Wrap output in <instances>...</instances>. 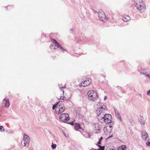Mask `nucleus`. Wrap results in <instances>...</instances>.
<instances>
[{"instance_id":"9d476101","label":"nucleus","mask_w":150,"mask_h":150,"mask_svg":"<svg viewBox=\"0 0 150 150\" xmlns=\"http://www.w3.org/2000/svg\"><path fill=\"white\" fill-rule=\"evenodd\" d=\"M142 137L145 140H146L149 139L148 134L145 131H143L142 132Z\"/></svg>"},{"instance_id":"c756f323","label":"nucleus","mask_w":150,"mask_h":150,"mask_svg":"<svg viewBox=\"0 0 150 150\" xmlns=\"http://www.w3.org/2000/svg\"><path fill=\"white\" fill-rule=\"evenodd\" d=\"M58 99H61L63 100V97L62 98V97H60L59 98H57Z\"/></svg>"},{"instance_id":"bb28decb","label":"nucleus","mask_w":150,"mask_h":150,"mask_svg":"<svg viewBox=\"0 0 150 150\" xmlns=\"http://www.w3.org/2000/svg\"><path fill=\"white\" fill-rule=\"evenodd\" d=\"M103 139V137H101L99 140V141L98 142V145L101 144V141Z\"/></svg>"},{"instance_id":"aec40b11","label":"nucleus","mask_w":150,"mask_h":150,"mask_svg":"<svg viewBox=\"0 0 150 150\" xmlns=\"http://www.w3.org/2000/svg\"><path fill=\"white\" fill-rule=\"evenodd\" d=\"M58 103L59 102H57L56 104H55L53 106L52 108L53 110H54L56 108L58 107L57 106Z\"/></svg>"},{"instance_id":"5701e85b","label":"nucleus","mask_w":150,"mask_h":150,"mask_svg":"<svg viewBox=\"0 0 150 150\" xmlns=\"http://www.w3.org/2000/svg\"><path fill=\"white\" fill-rule=\"evenodd\" d=\"M146 77L150 79V72H147L146 74Z\"/></svg>"},{"instance_id":"cd10ccee","label":"nucleus","mask_w":150,"mask_h":150,"mask_svg":"<svg viewBox=\"0 0 150 150\" xmlns=\"http://www.w3.org/2000/svg\"><path fill=\"white\" fill-rule=\"evenodd\" d=\"M147 94L148 96H150V90L147 92Z\"/></svg>"},{"instance_id":"c85d7f7f","label":"nucleus","mask_w":150,"mask_h":150,"mask_svg":"<svg viewBox=\"0 0 150 150\" xmlns=\"http://www.w3.org/2000/svg\"><path fill=\"white\" fill-rule=\"evenodd\" d=\"M146 73H143V72H140L141 74L144 75L145 76H146Z\"/></svg>"},{"instance_id":"473e14b6","label":"nucleus","mask_w":150,"mask_h":150,"mask_svg":"<svg viewBox=\"0 0 150 150\" xmlns=\"http://www.w3.org/2000/svg\"><path fill=\"white\" fill-rule=\"evenodd\" d=\"M112 127V126H111V125H110L109 127H108V128H111V127Z\"/></svg>"},{"instance_id":"c9c22d12","label":"nucleus","mask_w":150,"mask_h":150,"mask_svg":"<svg viewBox=\"0 0 150 150\" xmlns=\"http://www.w3.org/2000/svg\"><path fill=\"white\" fill-rule=\"evenodd\" d=\"M62 91H63V92H64V91L63 90Z\"/></svg>"},{"instance_id":"f257e3e1","label":"nucleus","mask_w":150,"mask_h":150,"mask_svg":"<svg viewBox=\"0 0 150 150\" xmlns=\"http://www.w3.org/2000/svg\"><path fill=\"white\" fill-rule=\"evenodd\" d=\"M112 117L109 114H105L101 117L98 118V120L102 123L105 122L106 124L110 123L111 122Z\"/></svg>"},{"instance_id":"20e7f679","label":"nucleus","mask_w":150,"mask_h":150,"mask_svg":"<svg viewBox=\"0 0 150 150\" xmlns=\"http://www.w3.org/2000/svg\"><path fill=\"white\" fill-rule=\"evenodd\" d=\"M136 6L137 8L142 13L144 12L146 9L145 5L143 1L141 0L137 2Z\"/></svg>"},{"instance_id":"6ab92c4d","label":"nucleus","mask_w":150,"mask_h":150,"mask_svg":"<svg viewBox=\"0 0 150 150\" xmlns=\"http://www.w3.org/2000/svg\"><path fill=\"white\" fill-rule=\"evenodd\" d=\"M59 86L60 88H64L66 86V85L65 84H64L63 85H62V83H59Z\"/></svg>"},{"instance_id":"a211bd4d","label":"nucleus","mask_w":150,"mask_h":150,"mask_svg":"<svg viewBox=\"0 0 150 150\" xmlns=\"http://www.w3.org/2000/svg\"><path fill=\"white\" fill-rule=\"evenodd\" d=\"M139 122L141 125H144L145 124L144 120L142 117H141L139 119Z\"/></svg>"},{"instance_id":"412c9836","label":"nucleus","mask_w":150,"mask_h":150,"mask_svg":"<svg viewBox=\"0 0 150 150\" xmlns=\"http://www.w3.org/2000/svg\"><path fill=\"white\" fill-rule=\"evenodd\" d=\"M98 146L99 148L97 150H104V146H102L99 145H98Z\"/></svg>"},{"instance_id":"0eeeda50","label":"nucleus","mask_w":150,"mask_h":150,"mask_svg":"<svg viewBox=\"0 0 150 150\" xmlns=\"http://www.w3.org/2000/svg\"><path fill=\"white\" fill-rule=\"evenodd\" d=\"M95 13H96L98 14V16L99 19L103 22L106 21L107 19L106 18L105 13L103 12H100L99 13L94 11Z\"/></svg>"},{"instance_id":"f704fd0d","label":"nucleus","mask_w":150,"mask_h":150,"mask_svg":"<svg viewBox=\"0 0 150 150\" xmlns=\"http://www.w3.org/2000/svg\"><path fill=\"white\" fill-rule=\"evenodd\" d=\"M64 135H65V136L66 137H67V135H66L65 134H64Z\"/></svg>"},{"instance_id":"f03ea898","label":"nucleus","mask_w":150,"mask_h":150,"mask_svg":"<svg viewBox=\"0 0 150 150\" xmlns=\"http://www.w3.org/2000/svg\"><path fill=\"white\" fill-rule=\"evenodd\" d=\"M88 99L91 101H94L97 99L98 98L97 93L93 90H90L87 93Z\"/></svg>"},{"instance_id":"4468645a","label":"nucleus","mask_w":150,"mask_h":150,"mask_svg":"<svg viewBox=\"0 0 150 150\" xmlns=\"http://www.w3.org/2000/svg\"><path fill=\"white\" fill-rule=\"evenodd\" d=\"M74 128L75 130H77L81 129L80 126V125L79 124L76 123L74 126Z\"/></svg>"},{"instance_id":"f3484780","label":"nucleus","mask_w":150,"mask_h":150,"mask_svg":"<svg viewBox=\"0 0 150 150\" xmlns=\"http://www.w3.org/2000/svg\"><path fill=\"white\" fill-rule=\"evenodd\" d=\"M127 149V147L125 145H122L118 148V150H125Z\"/></svg>"},{"instance_id":"a878e982","label":"nucleus","mask_w":150,"mask_h":150,"mask_svg":"<svg viewBox=\"0 0 150 150\" xmlns=\"http://www.w3.org/2000/svg\"><path fill=\"white\" fill-rule=\"evenodd\" d=\"M108 129V127H105L104 128V131L105 133H107L108 132V130H107V129Z\"/></svg>"},{"instance_id":"7c9ffc66","label":"nucleus","mask_w":150,"mask_h":150,"mask_svg":"<svg viewBox=\"0 0 150 150\" xmlns=\"http://www.w3.org/2000/svg\"><path fill=\"white\" fill-rule=\"evenodd\" d=\"M113 137V135H111L110 136H109L108 137V138H110L112 137Z\"/></svg>"},{"instance_id":"7ed1b4c3","label":"nucleus","mask_w":150,"mask_h":150,"mask_svg":"<svg viewBox=\"0 0 150 150\" xmlns=\"http://www.w3.org/2000/svg\"><path fill=\"white\" fill-rule=\"evenodd\" d=\"M100 107L98 108L96 110L98 118L101 117L104 114V112L106 110V107L102 103H101Z\"/></svg>"},{"instance_id":"423d86ee","label":"nucleus","mask_w":150,"mask_h":150,"mask_svg":"<svg viewBox=\"0 0 150 150\" xmlns=\"http://www.w3.org/2000/svg\"><path fill=\"white\" fill-rule=\"evenodd\" d=\"M30 137L25 134H24L23 139L21 142L22 145L24 146H28L29 145Z\"/></svg>"},{"instance_id":"4be33fe9","label":"nucleus","mask_w":150,"mask_h":150,"mask_svg":"<svg viewBox=\"0 0 150 150\" xmlns=\"http://www.w3.org/2000/svg\"><path fill=\"white\" fill-rule=\"evenodd\" d=\"M5 131L4 127L2 126H0V131L1 132H4Z\"/></svg>"},{"instance_id":"2eb2a0df","label":"nucleus","mask_w":150,"mask_h":150,"mask_svg":"<svg viewBox=\"0 0 150 150\" xmlns=\"http://www.w3.org/2000/svg\"><path fill=\"white\" fill-rule=\"evenodd\" d=\"M101 126L98 123H96L95 125V129L99 131L100 130Z\"/></svg>"},{"instance_id":"f8f14e48","label":"nucleus","mask_w":150,"mask_h":150,"mask_svg":"<svg viewBox=\"0 0 150 150\" xmlns=\"http://www.w3.org/2000/svg\"><path fill=\"white\" fill-rule=\"evenodd\" d=\"M114 110L116 117L120 122H122V119L121 118V116L120 115L119 111L116 109H115V108H114Z\"/></svg>"},{"instance_id":"2f4dec72","label":"nucleus","mask_w":150,"mask_h":150,"mask_svg":"<svg viewBox=\"0 0 150 150\" xmlns=\"http://www.w3.org/2000/svg\"><path fill=\"white\" fill-rule=\"evenodd\" d=\"M107 99V96H105L104 97V100H105Z\"/></svg>"},{"instance_id":"72a5a7b5","label":"nucleus","mask_w":150,"mask_h":150,"mask_svg":"<svg viewBox=\"0 0 150 150\" xmlns=\"http://www.w3.org/2000/svg\"><path fill=\"white\" fill-rule=\"evenodd\" d=\"M73 122H71V124L73 125Z\"/></svg>"},{"instance_id":"6e6552de","label":"nucleus","mask_w":150,"mask_h":150,"mask_svg":"<svg viewBox=\"0 0 150 150\" xmlns=\"http://www.w3.org/2000/svg\"><path fill=\"white\" fill-rule=\"evenodd\" d=\"M59 118L61 121L64 122L67 121L69 119V115L67 113L62 114L60 115Z\"/></svg>"},{"instance_id":"39448f33","label":"nucleus","mask_w":150,"mask_h":150,"mask_svg":"<svg viewBox=\"0 0 150 150\" xmlns=\"http://www.w3.org/2000/svg\"><path fill=\"white\" fill-rule=\"evenodd\" d=\"M52 40L53 41V42L50 45V48L53 50H56L59 48L64 52V51L63 50L62 47L58 43L56 40L53 39Z\"/></svg>"},{"instance_id":"e433bc0d","label":"nucleus","mask_w":150,"mask_h":150,"mask_svg":"<svg viewBox=\"0 0 150 150\" xmlns=\"http://www.w3.org/2000/svg\"><path fill=\"white\" fill-rule=\"evenodd\" d=\"M112 130V129H110V131L111 130Z\"/></svg>"},{"instance_id":"ddd939ff","label":"nucleus","mask_w":150,"mask_h":150,"mask_svg":"<svg viewBox=\"0 0 150 150\" xmlns=\"http://www.w3.org/2000/svg\"><path fill=\"white\" fill-rule=\"evenodd\" d=\"M3 103L5 104V107H8L9 105V102L8 99H4L3 100Z\"/></svg>"},{"instance_id":"1a4fd4ad","label":"nucleus","mask_w":150,"mask_h":150,"mask_svg":"<svg viewBox=\"0 0 150 150\" xmlns=\"http://www.w3.org/2000/svg\"><path fill=\"white\" fill-rule=\"evenodd\" d=\"M91 79L90 78H86L84 82L81 83V86L83 87L86 86L91 83Z\"/></svg>"},{"instance_id":"393cba45","label":"nucleus","mask_w":150,"mask_h":150,"mask_svg":"<svg viewBox=\"0 0 150 150\" xmlns=\"http://www.w3.org/2000/svg\"><path fill=\"white\" fill-rule=\"evenodd\" d=\"M146 144L147 146H150V140H148L147 142L146 143Z\"/></svg>"},{"instance_id":"dca6fc26","label":"nucleus","mask_w":150,"mask_h":150,"mask_svg":"<svg viewBox=\"0 0 150 150\" xmlns=\"http://www.w3.org/2000/svg\"><path fill=\"white\" fill-rule=\"evenodd\" d=\"M122 19L124 21L127 22L130 19V17L128 16H126L123 17Z\"/></svg>"},{"instance_id":"9b49d317","label":"nucleus","mask_w":150,"mask_h":150,"mask_svg":"<svg viewBox=\"0 0 150 150\" xmlns=\"http://www.w3.org/2000/svg\"><path fill=\"white\" fill-rule=\"evenodd\" d=\"M59 113L60 114L63 112L65 110L64 105L63 104H61L59 105Z\"/></svg>"},{"instance_id":"b1692460","label":"nucleus","mask_w":150,"mask_h":150,"mask_svg":"<svg viewBox=\"0 0 150 150\" xmlns=\"http://www.w3.org/2000/svg\"><path fill=\"white\" fill-rule=\"evenodd\" d=\"M51 146L52 149H55L57 145L56 144H54L52 143Z\"/></svg>"}]
</instances>
